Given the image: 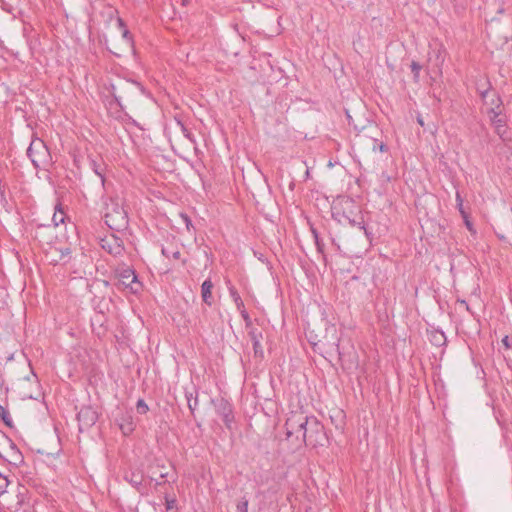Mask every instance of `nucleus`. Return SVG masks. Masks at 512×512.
Returning <instances> with one entry per match:
<instances>
[{
	"instance_id": "f257e3e1",
	"label": "nucleus",
	"mask_w": 512,
	"mask_h": 512,
	"mask_svg": "<svg viewBox=\"0 0 512 512\" xmlns=\"http://www.w3.org/2000/svg\"><path fill=\"white\" fill-rule=\"evenodd\" d=\"M104 220L112 230H122L128 224L127 213L118 198H110L105 202Z\"/></svg>"
},
{
	"instance_id": "f03ea898",
	"label": "nucleus",
	"mask_w": 512,
	"mask_h": 512,
	"mask_svg": "<svg viewBox=\"0 0 512 512\" xmlns=\"http://www.w3.org/2000/svg\"><path fill=\"white\" fill-rule=\"evenodd\" d=\"M27 155L35 168L45 167L50 162V153L45 143L35 139L27 149Z\"/></svg>"
},
{
	"instance_id": "7ed1b4c3",
	"label": "nucleus",
	"mask_w": 512,
	"mask_h": 512,
	"mask_svg": "<svg viewBox=\"0 0 512 512\" xmlns=\"http://www.w3.org/2000/svg\"><path fill=\"white\" fill-rule=\"evenodd\" d=\"M308 416L302 413L291 414L285 423L287 438L295 436L297 441H302L306 437L305 426L307 424Z\"/></svg>"
},
{
	"instance_id": "20e7f679",
	"label": "nucleus",
	"mask_w": 512,
	"mask_h": 512,
	"mask_svg": "<svg viewBox=\"0 0 512 512\" xmlns=\"http://www.w3.org/2000/svg\"><path fill=\"white\" fill-rule=\"evenodd\" d=\"M305 430L306 437L302 438L300 443L314 447L322 445V441L325 439L324 427L315 417H308Z\"/></svg>"
},
{
	"instance_id": "39448f33",
	"label": "nucleus",
	"mask_w": 512,
	"mask_h": 512,
	"mask_svg": "<svg viewBox=\"0 0 512 512\" xmlns=\"http://www.w3.org/2000/svg\"><path fill=\"white\" fill-rule=\"evenodd\" d=\"M118 275V283L117 286L124 289H129L131 292L135 293L138 291V287L140 286L139 282L137 281V276L129 267L122 268L120 270H117Z\"/></svg>"
},
{
	"instance_id": "423d86ee",
	"label": "nucleus",
	"mask_w": 512,
	"mask_h": 512,
	"mask_svg": "<svg viewBox=\"0 0 512 512\" xmlns=\"http://www.w3.org/2000/svg\"><path fill=\"white\" fill-rule=\"evenodd\" d=\"M491 105H495V107H491L488 111L489 118L492 122V124L495 127V130L497 134L501 137H503L504 133L506 132L505 128V121L501 115V109H500V99L497 98L495 101L492 99Z\"/></svg>"
},
{
	"instance_id": "0eeeda50",
	"label": "nucleus",
	"mask_w": 512,
	"mask_h": 512,
	"mask_svg": "<svg viewBox=\"0 0 512 512\" xmlns=\"http://www.w3.org/2000/svg\"><path fill=\"white\" fill-rule=\"evenodd\" d=\"M101 247L115 257L122 255L124 250L122 240L115 235H110L102 239Z\"/></svg>"
},
{
	"instance_id": "6e6552de",
	"label": "nucleus",
	"mask_w": 512,
	"mask_h": 512,
	"mask_svg": "<svg viewBox=\"0 0 512 512\" xmlns=\"http://www.w3.org/2000/svg\"><path fill=\"white\" fill-rule=\"evenodd\" d=\"M77 418L80 423V429L82 430V427H90L96 422L97 414L91 408H82Z\"/></svg>"
},
{
	"instance_id": "1a4fd4ad",
	"label": "nucleus",
	"mask_w": 512,
	"mask_h": 512,
	"mask_svg": "<svg viewBox=\"0 0 512 512\" xmlns=\"http://www.w3.org/2000/svg\"><path fill=\"white\" fill-rule=\"evenodd\" d=\"M217 411H218L219 415L222 416V419H223L225 425L227 426V428L230 429L231 424L234 419L231 406L227 402L222 401L220 403V405L218 406Z\"/></svg>"
},
{
	"instance_id": "9d476101",
	"label": "nucleus",
	"mask_w": 512,
	"mask_h": 512,
	"mask_svg": "<svg viewBox=\"0 0 512 512\" xmlns=\"http://www.w3.org/2000/svg\"><path fill=\"white\" fill-rule=\"evenodd\" d=\"M249 336L253 344L254 355L256 357L262 358L264 355V351L260 342L262 338L261 332H257V330H251L249 332Z\"/></svg>"
},
{
	"instance_id": "9b49d317",
	"label": "nucleus",
	"mask_w": 512,
	"mask_h": 512,
	"mask_svg": "<svg viewBox=\"0 0 512 512\" xmlns=\"http://www.w3.org/2000/svg\"><path fill=\"white\" fill-rule=\"evenodd\" d=\"M212 289H213V283L211 280L207 279L202 283L201 286V296L202 300L209 306L212 305Z\"/></svg>"
},
{
	"instance_id": "f8f14e48",
	"label": "nucleus",
	"mask_w": 512,
	"mask_h": 512,
	"mask_svg": "<svg viewBox=\"0 0 512 512\" xmlns=\"http://www.w3.org/2000/svg\"><path fill=\"white\" fill-rule=\"evenodd\" d=\"M49 254L51 255L50 261L53 263H58L60 261L65 260V258L69 256L70 249L69 248H63V249L52 248L51 251L49 252Z\"/></svg>"
},
{
	"instance_id": "ddd939ff",
	"label": "nucleus",
	"mask_w": 512,
	"mask_h": 512,
	"mask_svg": "<svg viewBox=\"0 0 512 512\" xmlns=\"http://www.w3.org/2000/svg\"><path fill=\"white\" fill-rule=\"evenodd\" d=\"M7 460L9 461V463L14 465H19L23 462V456L14 444H11L10 446V454Z\"/></svg>"
},
{
	"instance_id": "4468645a",
	"label": "nucleus",
	"mask_w": 512,
	"mask_h": 512,
	"mask_svg": "<svg viewBox=\"0 0 512 512\" xmlns=\"http://www.w3.org/2000/svg\"><path fill=\"white\" fill-rule=\"evenodd\" d=\"M116 24L119 29L122 30V37L126 41L127 45L132 46V37L128 29L125 28L124 22L121 18H116Z\"/></svg>"
},
{
	"instance_id": "2eb2a0df",
	"label": "nucleus",
	"mask_w": 512,
	"mask_h": 512,
	"mask_svg": "<svg viewBox=\"0 0 512 512\" xmlns=\"http://www.w3.org/2000/svg\"><path fill=\"white\" fill-rule=\"evenodd\" d=\"M185 396H186L189 410L191 411V413H194V411L196 410V408L198 406V397L193 396V393H189V392H186Z\"/></svg>"
},
{
	"instance_id": "dca6fc26",
	"label": "nucleus",
	"mask_w": 512,
	"mask_h": 512,
	"mask_svg": "<svg viewBox=\"0 0 512 512\" xmlns=\"http://www.w3.org/2000/svg\"><path fill=\"white\" fill-rule=\"evenodd\" d=\"M229 292H230V296L232 297L233 301L235 302L237 308L240 310L241 308L244 307V303L240 297V295L238 294V292L236 291V289L234 287H230L229 288Z\"/></svg>"
},
{
	"instance_id": "f3484780",
	"label": "nucleus",
	"mask_w": 512,
	"mask_h": 512,
	"mask_svg": "<svg viewBox=\"0 0 512 512\" xmlns=\"http://www.w3.org/2000/svg\"><path fill=\"white\" fill-rule=\"evenodd\" d=\"M119 426L124 435H129L134 430L133 423L130 419L124 423H121Z\"/></svg>"
},
{
	"instance_id": "a211bd4d",
	"label": "nucleus",
	"mask_w": 512,
	"mask_h": 512,
	"mask_svg": "<svg viewBox=\"0 0 512 512\" xmlns=\"http://www.w3.org/2000/svg\"><path fill=\"white\" fill-rule=\"evenodd\" d=\"M91 166H92V169L93 171L95 172L96 175H98L102 181V183L104 182V168L102 167V165L100 164H97L94 160L91 162Z\"/></svg>"
},
{
	"instance_id": "6ab92c4d",
	"label": "nucleus",
	"mask_w": 512,
	"mask_h": 512,
	"mask_svg": "<svg viewBox=\"0 0 512 512\" xmlns=\"http://www.w3.org/2000/svg\"><path fill=\"white\" fill-rule=\"evenodd\" d=\"M162 254L166 256L167 258H173V259H179L180 258V251H170L168 248H162Z\"/></svg>"
},
{
	"instance_id": "aec40b11",
	"label": "nucleus",
	"mask_w": 512,
	"mask_h": 512,
	"mask_svg": "<svg viewBox=\"0 0 512 512\" xmlns=\"http://www.w3.org/2000/svg\"><path fill=\"white\" fill-rule=\"evenodd\" d=\"M421 69H422V67H421V65L419 63H417L415 61H413L411 63V70H412V72L414 74L415 81H418Z\"/></svg>"
},
{
	"instance_id": "412c9836",
	"label": "nucleus",
	"mask_w": 512,
	"mask_h": 512,
	"mask_svg": "<svg viewBox=\"0 0 512 512\" xmlns=\"http://www.w3.org/2000/svg\"><path fill=\"white\" fill-rule=\"evenodd\" d=\"M52 220H53V222L55 223L56 226H58L60 223H63L64 222V213H63V211L62 210L55 211Z\"/></svg>"
},
{
	"instance_id": "4be33fe9",
	"label": "nucleus",
	"mask_w": 512,
	"mask_h": 512,
	"mask_svg": "<svg viewBox=\"0 0 512 512\" xmlns=\"http://www.w3.org/2000/svg\"><path fill=\"white\" fill-rule=\"evenodd\" d=\"M8 485L9 480L7 479V477L0 474V495L6 492Z\"/></svg>"
},
{
	"instance_id": "5701e85b",
	"label": "nucleus",
	"mask_w": 512,
	"mask_h": 512,
	"mask_svg": "<svg viewBox=\"0 0 512 512\" xmlns=\"http://www.w3.org/2000/svg\"><path fill=\"white\" fill-rule=\"evenodd\" d=\"M434 341L436 345H443L446 342V337L443 332H436L433 335Z\"/></svg>"
},
{
	"instance_id": "b1692460",
	"label": "nucleus",
	"mask_w": 512,
	"mask_h": 512,
	"mask_svg": "<svg viewBox=\"0 0 512 512\" xmlns=\"http://www.w3.org/2000/svg\"><path fill=\"white\" fill-rule=\"evenodd\" d=\"M137 411L140 414H145L148 411V406H147V404L145 403L144 400H142V399L138 400V402H137Z\"/></svg>"
},
{
	"instance_id": "393cba45",
	"label": "nucleus",
	"mask_w": 512,
	"mask_h": 512,
	"mask_svg": "<svg viewBox=\"0 0 512 512\" xmlns=\"http://www.w3.org/2000/svg\"><path fill=\"white\" fill-rule=\"evenodd\" d=\"M456 202H457V207L459 209V212L461 213V215L463 217H465L466 213H465V211L463 209V199H462V197H461L459 192L456 193Z\"/></svg>"
},
{
	"instance_id": "a878e982",
	"label": "nucleus",
	"mask_w": 512,
	"mask_h": 512,
	"mask_svg": "<svg viewBox=\"0 0 512 512\" xmlns=\"http://www.w3.org/2000/svg\"><path fill=\"white\" fill-rule=\"evenodd\" d=\"M237 512H248V500L243 499L237 504Z\"/></svg>"
},
{
	"instance_id": "bb28decb",
	"label": "nucleus",
	"mask_w": 512,
	"mask_h": 512,
	"mask_svg": "<svg viewBox=\"0 0 512 512\" xmlns=\"http://www.w3.org/2000/svg\"><path fill=\"white\" fill-rule=\"evenodd\" d=\"M165 504H166V510L167 511L172 510V509L175 508L176 500L173 499V498L172 499L166 498Z\"/></svg>"
},
{
	"instance_id": "cd10ccee",
	"label": "nucleus",
	"mask_w": 512,
	"mask_h": 512,
	"mask_svg": "<svg viewBox=\"0 0 512 512\" xmlns=\"http://www.w3.org/2000/svg\"><path fill=\"white\" fill-rule=\"evenodd\" d=\"M442 51L441 49H438L437 50V54H436V57H437V63L436 65L440 68V66L442 65L443 61H444V58L442 57Z\"/></svg>"
},
{
	"instance_id": "c85d7f7f",
	"label": "nucleus",
	"mask_w": 512,
	"mask_h": 512,
	"mask_svg": "<svg viewBox=\"0 0 512 512\" xmlns=\"http://www.w3.org/2000/svg\"><path fill=\"white\" fill-rule=\"evenodd\" d=\"M464 218V221H465V224H466V227L468 228L469 231L471 232H475L474 229H473V225L472 223L469 221L467 215L465 214V217Z\"/></svg>"
},
{
	"instance_id": "c756f323",
	"label": "nucleus",
	"mask_w": 512,
	"mask_h": 512,
	"mask_svg": "<svg viewBox=\"0 0 512 512\" xmlns=\"http://www.w3.org/2000/svg\"><path fill=\"white\" fill-rule=\"evenodd\" d=\"M312 233H313V235H314L315 243H316V245H317L318 249H319V250H321V245H320L319 238H318V234H317L316 230H314V229H313V230H312Z\"/></svg>"
},
{
	"instance_id": "7c9ffc66",
	"label": "nucleus",
	"mask_w": 512,
	"mask_h": 512,
	"mask_svg": "<svg viewBox=\"0 0 512 512\" xmlns=\"http://www.w3.org/2000/svg\"><path fill=\"white\" fill-rule=\"evenodd\" d=\"M5 414H6L5 409L0 405V415L2 416L5 423L9 424V421Z\"/></svg>"
},
{
	"instance_id": "2f4dec72",
	"label": "nucleus",
	"mask_w": 512,
	"mask_h": 512,
	"mask_svg": "<svg viewBox=\"0 0 512 512\" xmlns=\"http://www.w3.org/2000/svg\"><path fill=\"white\" fill-rule=\"evenodd\" d=\"M490 96V92L488 90L481 92L482 99L487 103V98Z\"/></svg>"
},
{
	"instance_id": "473e14b6",
	"label": "nucleus",
	"mask_w": 512,
	"mask_h": 512,
	"mask_svg": "<svg viewBox=\"0 0 512 512\" xmlns=\"http://www.w3.org/2000/svg\"><path fill=\"white\" fill-rule=\"evenodd\" d=\"M179 124H180V126H181V129H182V131H183L184 135H185L186 137H189V132H188V130L184 127V125H183L182 123H180V122H179Z\"/></svg>"
},
{
	"instance_id": "72a5a7b5",
	"label": "nucleus",
	"mask_w": 512,
	"mask_h": 512,
	"mask_svg": "<svg viewBox=\"0 0 512 512\" xmlns=\"http://www.w3.org/2000/svg\"><path fill=\"white\" fill-rule=\"evenodd\" d=\"M502 343L503 345H505L507 348L510 347L509 345V340H508V336H505L503 339H502Z\"/></svg>"
},
{
	"instance_id": "f704fd0d",
	"label": "nucleus",
	"mask_w": 512,
	"mask_h": 512,
	"mask_svg": "<svg viewBox=\"0 0 512 512\" xmlns=\"http://www.w3.org/2000/svg\"><path fill=\"white\" fill-rule=\"evenodd\" d=\"M378 148L381 152L386 151V146L383 143H380Z\"/></svg>"
},
{
	"instance_id": "c9c22d12",
	"label": "nucleus",
	"mask_w": 512,
	"mask_h": 512,
	"mask_svg": "<svg viewBox=\"0 0 512 512\" xmlns=\"http://www.w3.org/2000/svg\"><path fill=\"white\" fill-rule=\"evenodd\" d=\"M133 483V485L137 486V485H140L141 484V480L140 479H133L131 481Z\"/></svg>"
},
{
	"instance_id": "e433bc0d",
	"label": "nucleus",
	"mask_w": 512,
	"mask_h": 512,
	"mask_svg": "<svg viewBox=\"0 0 512 512\" xmlns=\"http://www.w3.org/2000/svg\"><path fill=\"white\" fill-rule=\"evenodd\" d=\"M417 121H418V123H419L421 126H424V121H423V119H422L421 117H418V118H417Z\"/></svg>"
},
{
	"instance_id": "4c0bfd02",
	"label": "nucleus",
	"mask_w": 512,
	"mask_h": 512,
	"mask_svg": "<svg viewBox=\"0 0 512 512\" xmlns=\"http://www.w3.org/2000/svg\"><path fill=\"white\" fill-rule=\"evenodd\" d=\"M241 314H242V316H243V318H244V319H247V318H248V314L246 313V311H245V310H242V311H241Z\"/></svg>"
},
{
	"instance_id": "58836bf2",
	"label": "nucleus",
	"mask_w": 512,
	"mask_h": 512,
	"mask_svg": "<svg viewBox=\"0 0 512 512\" xmlns=\"http://www.w3.org/2000/svg\"><path fill=\"white\" fill-rule=\"evenodd\" d=\"M184 219H185V222H186V224H187V226H188V225H189V223H190V221H189L188 217H187V216H185V217H184Z\"/></svg>"
},
{
	"instance_id": "ea45409f",
	"label": "nucleus",
	"mask_w": 512,
	"mask_h": 512,
	"mask_svg": "<svg viewBox=\"0 0 512 512\" xmlns=\"http://www.w3.org/2000/svg\"><path fill=\"white\" fill-rule=\"evenodd\" d=\"M461 304L465 305L467 309H469L467 303L465 301H461Z\"/></svg>"
},
{
	"instance_id": "a19ab883",
	"label": "nucleus",
	"mask_w": 512,
	"mask_h": 512,
	"mask_svg": "<svg viewBox=\"0 0 512 512\" xmlns=\"http://www.w3.org/2000/svg\"><path fill=\"white\" fill-rule=\"evenodd\" d=\"M335 347H336V350L338 351L339 350V345L338 343L335 344Z\"/></svg>"
}]
</instances>
